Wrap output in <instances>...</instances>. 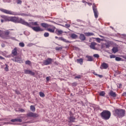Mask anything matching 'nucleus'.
Segmentation results:
<instances>
[{"label": "nucleus", "instance_id": "obj_1", "mask_svg": "<svg viewBox=\"0 0 126 126\" xmlns=\"http://www.w3.org/2000/svg\"><path fill=\"white\" fill-rule=\"evenodd\" d=\"M30 26H28L29 27H31L33 31L35 32H42L44 31V30L39 27V24L38 22H32L29 23Z\"/></svg>", "mask_w": 126, "mask_h": 126}, {"label": "nucleus", "instance_id": "obj_2", "mask_svg": "<svg viewBox=\"0 0 126 126\" xmlns=\"http://www.w3.org/2000/svg\"><path fill=\"white\" fill-rule=\"evenodd\" d=\"M40 25L43 28H46V31L50 32V33H55V31L56 30V27L53 25H49L46 23H42Z\"/></svg>", "mask_w": 126, "mask_h": 126}, {"label": "nucleus", "instance_id": "obj_3", "mask_svg": "<svg viewBox=\"0 0 126 126\" xmlns=\"http://www.w3.org/2000/svg\"><path fill=\"white\" fill-rule=\"evenodd\" d=\"M112 114L109 110H103L101 113H100V115L102 120L104 121H108L110 120Z\"/></svg>", "mask_w": 126, "mask_h": 126}, {"label": "nucleus", "instance_id": "obj_4", "mask_svg": "<svg viewBox=\"0 0 126 126\" xmlns=\"http://www.w3.org/2000/svg\"><path fill=\"white\" fill-rule=\"evenodd\" d=\"M11 34V32L8 30L1 31L0 30V37L3 39H10L11 37L9 35Z\"/></svg>", "mask_w": 126, "mask_h": 126}, {"label": "nucleus", "instance_id": "obj_5", "mask_svg": "<svg viewBox=\"0 0 126 126\" xmlns=\"http://www.w3.org/2000/svg\"><path fill=\"white\" fill-rule=\"evenodd\" d=\"M126 111L124 109H116L115 110V115L119 118H123L125 117Z\"/></svg>", "mask_w": 126, "mask_h": 126}, {"label": "nucleus", "instance_id": "obj_6", "mask_svg": "<svg viewBox=\"0 0 126 126\" xmlns=\"http://www.w3.org/2000/svg\"><path fill=\"white\" fill-rule=\"evenodd\" d=\"M0 11L1 12H3V13H5L6 14H10V15H17V13L15 12H13L12 11L6 10L5 9H0Z\"/></svg>", "mask_w": 126, "mask_h": 126}, {"label": "nucleus", "instance_id": "obj_7", "mask_svg": "<svg viewBox=\"0 0 126 126\" xmlns=\"http://www.w3.org/2000/svg\"><path fill=\"white\" fill-rule=\"evenodd\" d=\"M17 23H21V24H23L24 25H26V26H30V24L28 22H26L22 18H18Z\"/></svg>", "mask_w": 126, "mask_h": 126}, {"label": "nucleus", "instance_id": "obj_8", "mask_svg": "<svg viewBox=\"0 0 126 126\" xmlns=\"http://www.w3.org/2000/svg\"><path fill=\"white\" fill-rule=\"evenodd\" d=\"M1 18H2L0 20L1 23H3V22H8L9 20V17L7 16H5L4 15H2L0 16Z\"/></svg>", "mask_w": 126, "mask_h": 126}, {"label": "nucleus", "instance_id": "obj_9", "mask_svg": "<svg viewBox=\"0 0 126 126\" xmlns=\"http://www.w3.org/2000/svg\"><path fill=\"white\" fill-rule=\"evenodd\" d=\"M53 63V59L52 58H48L47 60H44L43 62V63L44 65H49V64H52Z\"/></svg>", "mask_w": 126, "mask_h": 126}, {"label": "nucleus", "instance_id": "obj_10", "mask_svg": "<svg viewBox=\"0 0 126 126\" xmlns=\"http://www.w3.org/2000/svg\"><path fill=\"white\" fill-rule=\"evenodd\" d=\"M93 10L94 11L95 18H98V15L99 14V13L98 12V10H97V7H96V6H93Z\"/></svg>", "mask_w": 126, "mask_h": 126}, {"label": "nucleus", "instance_id": "obj_11", "mask_svg": "<svg viewBox=\"0 0 126 126\" xmlns=\"http://www.w3.org/2000/svg\"><path fill=\"white\" fill-rule=\"evenodd\" d=\"M18 20V17H9V22H14V23H17Z\"/></svg>", "mask_w": 126, "mask_h": 126}, {"label": "nucleus", "instance_id": "obj_12", "mask_svg": "<svg viewBox=\"0 0 126 126\" xmlns=\"http://www.w3.org/2000/svg\"><path fill=\"white\" fill-rule=\"evenodd\" d=\"M27 117H30L32 118H38L39 117V115L37 113H34L32 112H29L27 114Z\"/></svg>", "mask_w": 126, "mask_h": 126}, {"label": "nucleus", "instance_id": "obj_13", "mask_svg": "<svg viewBox=\"0 0 126 126\" xmlns=\"http://www.w3.org/2000/svg\"><path fill=\"white\" fill-rule=\"evenodd\" d=\"M109 67V64L107 63H103L101 64L100 69H107Z\"/></svg>", "mask_w": 126, "mask_h": 126}, {"label": "nucleus", "instance_id": "obj_14", "mask_svg": "<svg viewBox=\"0 0 126 126\" xmlns=\"http://www.w3.org/2000/svg\"><path fill=\"white\" fill-rule=\"evenodd\" d=\"M25 74H31V75H35V73L30 70H24Z\"/></svg>", "mask_w": 126, "mask_h": 126}, {"label": "nucleus", "instance_id": "obj_15", "mask_svg": "<svg viewBox=\"0 0 126 126\" xmlns=\"http://www.w3.org/2000/svg\"><path fill=\"white\" fill-rule=\"evenodd\" d=\"M97 45V43L96 42H92L91 43V45L90 46V47L91 49H92L93 50H96L97 48H96V47H95Z\"/></svg>", "mask_w": 126, "mask_h": 126}, {"label": "nucleus", "instance_id": "obj_16", "mask_svg": "<svg viewBox=\"0 0 126 126\" xmlns=\"http://www.w3.org/2000/svg\"><path fill=\"white\" fill-rule=\"evenodd\" d=\"M10 122H11V123H15V122H17L18 123H22V119L20 118H16L14 119H11L10 120Z\"/></svg>", "mask_w": 126, "mask_h": 126}, {"label": "nucleus", "instance_id": "obj_17", "mask_svg": "<svg viewBox=\"0 0 126 126\" xmlns=\"http://www.w3.org/2000/svg\"><path fill=\"white\" fill-rule=\"evenodd\" d=\"M56 39H58L60 41H63V42H65V43H69V41L63 37H58V36H55Z\"/></svg>", "mask_w": 126, "mask_h": 126}, {"label": "nucleus", "instance_id": "obj_18", "mask_svg": "<svg viewBox=\"0 0 126 126\" xmlns=\"http://www.w3.org/2000/svg\"><path fill=\"white\" fill-rule=\"evenodd\" d=\"M69 120L70 121V123H74V121L75 120V117L73 116V114H70Z\"/></svg>", "mask_w": 126, "mask_h": 126}, {"label": "nucleus", "instance_id": "obj_19", "mask_svg": "<svg viewBox=\"0 0 126 126\" xmlns=\"http://www.w3.org/2000/svg\"><path fill=\"white\" fill-rule=\"evenodd\" d=\"M79 39H81V41H85L86 39V37H85V35H84L82 33L80 34Z\"/></svg>", "mask_w": 126, "mask_h": 126}, {"label": "nucleus", "instance_id": "obj_20", "mask_svg": "<svg viewBox=\"0 0 126 126\" xmlns=\"http://www.w3.org/2000/svg\"><path fill=\"white\" fill-rule=\"evenodd\" d=\"M12 55L13 56H17V48L15 47L14 49L12 51Z\"/></svg>", "mask_w": 126, "mask_h": 126}, {"label": "nucleus", "instance_id": "obj_21", "mask_svg": "<svg viewBox=\"0 0 126 126\" xmlns=\"http://www.w3.org/2000/svg\"><path fill=\"white\" fill-rule=\"evenodd\" d=\"M109 96H111V97H117V94L113 91H111L109 93Z\"/></svg>", "mask_w": 126, "mask_h": 126}, {"label": "nucleus", "instance_id": "obj_22", "mask_svg": "<svg viewBox=\"0 0 126 126\" xmlns=\"http://www.w3.org/2000/svg\"><path fill=\"white\" fill-rule=\"evenodd\" d=\"M14 61L16 63H20V62H21V58L19 57H17L15 58Z\"/></svg>", "mask_w": 126, "mask_h": 126}, {"label": "nucleus", "instance_id": "obj_23", "mask_svg": "<svg viewBox=\"0 0 126 126\" xmlns=\"http://www.w3.org/2000/svg\"><path fill=\"white\" fill-rule=\"evenodd\" d=\"M77 63H80V64L81 65L83 64V59H82V58L77 59Z\"/></svg>", "mask_w": 126, "mask_h": 126}, {"label": "nucleus", "instance_id": "obj_24", "mask_svg": "<svg viewBox=\"0 0 126 126\" xmlns=\"http://www.w3.org/2000/svg\"><path fill=\"white\" fill-rule=\"evenodd\" d=\"M78 37V36L75 33H72L70 35V37L72 38V39H77Z\"/></svg>", "mask_w": 126, "mask_h": 126}, {"label": "nucleus", "instance_id": "obj_25", "mask_svg": "<svg viewBox=\"0 0 126 126\" xmlns=\"http://www.w3.org/2000/svg\"><path fill=\"white\" fill-rule=\"evenodd\" d=\"M86 58L88 59V62H93V58L92 56H86Z\"/></svg>", "mask_w": 126, "mask_h": 126}, {"label": "nucleus", "instance_id": "obj_26", "mask_svg": "<svg viewBox=\"0 0 126 126\" xmlns=\"http://www.w3.org/2000/svg\"><path fill=\"white\" fill-rule=\"evenodd\" d=\"M56 33L57 35H62V34H63V31H62V30H57L56 31Z\"/></svg>", "mask_w": 126, "mask_h": 126}, {"label": "nucleus", "instance_id": "obj_27", "mask_svg": "<svg viewBox=\"0 0 126 126\" xmlns=\"http://www.w3.org/2000/svg\"><path fill=\"white\" fill-rule=\"evenodd\" d=\"M85 34L87 37H89V36H94L93 32H86Z\"/></svg>", "mask_w": 126, "mask_h": 126}, {"label": "nucleus", "instance_id": "obj_28", "mask_svg": "<svg viewBox=\"0 0 126 126\" xmlns=\"http://www.w3.org/2000/svg\"><path fill=\"white\" fill-rule=\"evenodd\" d=\"M30 109L32 111V112H35V111H36V108L33 105H31L30 106Z\"/></svg>", "mask_w": 126, "mask_h": 126}, {"label": "nucleus", "instance_id": "obj_29", "mask_svg": "<svg viewBox=\"0 0 126 126\" xmlns=\"http://www.w3.org/2000/svg\"><path fill=\"white\" fill-rule=\"evenodd\" d=\"M112 51L113 52V53H117L118 51V48L117 47H114L113 49H112Z\"/></svg>", "mask_w": 126, "mask_h": 126}, {"label": "nucleus", "instance_id": "obj_30", "mask_svg": "<svg viewBox=\"0 0 126 126\" xmlns=\"http://www.w3.org/2000/svg\"><path fill=\"white\" fill-rule=\"evenodd\" d=\"M105 92L102 91L99 93V96H102V97H104L105 96Z\"/></svg>", "mask_w": 126, "mask_h": 126}, {"label": "nucleus", "instance_id": "obj_31", "mask_svg": "<svg viewBox=\"0 0 126 126\" xmlns=\"http://www.w3.org/2000/svg\"><path fill=\"white\" fill-rule=\"evenodd\" d=\"M5 67L4 68V70L5 71H8V67H9V66H8V65H7V64H5Z\"/></svg>", "mask_w": 126, "mask_h": 126}, {"label": "nucleus", "instance_id": "obj_32", "mask_svg": "<svg viewBox=\"0 0 126 126\" xmlns=\"http://www.w3.org/2000/svg\"><path fill=\"white\" fill-rule=\"evenodd\" d=\"M115 61H116V62H120V61H122V58L118 57H115Z\"/></svg>", "mask_w": 126, "mask_h": 126}, {"label": "nucleus", "instance_id": "obj_33", "mask_svg": "<svg viewBox=\"0 0 126 126\" xmlns=\"http://www.w3.org/2000/svg\"><path fill=\"white\" fill-rule=\"evenodd\" d=\"M39 96L40 97H45V94L42 92H39Z\"/></svg>", "mask_w": 126, "mask_h": 126}, {"label": "nucleus", "instance_id": "obj_34", "mask_svg": "<svg viewBox=\"0 0 126 126\" xmlns=\"http://www.w3.org/2000/svg\"><path fill=\"white\" fill-rule=\"evenodd\" d=\"M19 46H20V47H25V44H24V43L23 42H20L19 43Z\"/></svg>", "mask_w": 126, "mask_h": 126}, {"label": "nucleus", "instance_id": "obj_35", "mask_svg": "<svg viewBox=\"0 0 126 126\" xmlns=\"http://www.w3.org/2000/svg\"><path fill=\"white\" fill-rule=\"evenodd\" d=\"M56 51H62L63 50V47H56Z\"/></svg>", "mask_w": 126, "mask_h": 126}, {"label": "nucleus", "instance_id": "obj_36", "mask_svg": "<svg viewBox=\"0 0 126 126\" xmlns=\"http://www.w3.org/2000/svg\"><path fill=\"white\" fill-rule=\"evenodd\" d=\"M25 64L30 65V64H31V61H30L29 60H27L25 62Z\"/></svg>", "mask_w": 126, "mask_h": 126}, {"label": "nucleus", "instance_id": "obj_37", "mask_svg": "<svg viewBox=\"0 0 126 126\" xmlns=\"http://www.w3.org/2000/svg\"><path fill=\"white\" fill-rule=\"evenodd\" d=\"M44 37H49V36H50V34L49 33V32H45L44 33Z\"/></svg>", "mask_w": 126, "mask_h": 126}, {"label": "nucleus", "instance_id": "obj_38", "mask_svg": "<svg viewBox=\"0 0 126 126\" xmlns=\"http://www.w3.org/2000/svg\"><path fill=\"white\" fill-rule=\"evenodd\" d=\"M95 40H96V41L98 43H101V39L100 38H95Z\"/></svg>", "mask_w": 126, "mask_h": 126}, {"label": "nucleus", "instance_id": "obj_39", "mask_svg": "<svg viewBox=\"0 0 126 126\" xmlns=\"http://www.w3.org/2000/svg\"><path fill=\"white\" fill-rule=\"evenodd\" d=\"M17 0V3H18V4H20L21 3H22V1H21V0Z\"/></svg>", "mask_w": 126, "mask_h": 126}, {"label": "nucleus", "instance_id": "obj_40", "mask_svg": "<svg viewBox=\"0 0 126 126\" xmlns=\"http://www.w3.org/2000/svg\"><path fill=\"white\" fill-rule=\"evenodd\" d=\"M94 58H96V59H98L100 56L98 55V54H94Z\"/></svg>", "mask_w": 126, "mask_h": 126}, {"label": "nucleus", "instance_id": "obj_41", "mask_svg": "<svg viewBox=\"0 0 126 126\" xmlns=\"http://www.w3.org/2000/svg\"><path fill=\"white\" fill-rule=\"evenodd\" d=\"M76 78L79 79V78H81V76L80 75H78V76L75 77V79H76Z\"/></svg>", "mask_w": 126, "mask_h": 126}, {"label": "nucleus", "instance_id": "obj_42", "mask_svg": "<svg viewBox=\"0 0 126 126\" xmlns=\"http://www.w3.org/2000/svg\"><path fill=\"white\" fill-rule=\"evenodd\" d=\"M110 59H115V58H116V56L112 55L110 56Z\"/></svg>", "mask_w": 126, "mask_h": 126}, {"label": "nucleus", "instance_id": "obj_43", "mask_svg": "<svg viewBox=\"0 0 126 126\" xmlns=\"http://www.w3.org/2000/svg\"><path fill=\"white\" fill-rule=\"evenodd\" d=\"M50 79H51V76L47 77L46 78V81H49Z\"/></svg>", "mask_w": 126, "mask_h": 126}, {"label": "nucleus", "instance_id": "obj_44", "mask_svg": "<svg viewBox=\"0 0 126 126\" xmlns=\"http://www.w3.org/2000/svg\"><path fill=\"white\" fill-rule=\"evenodd\" d=\"M77 85V83H76V82H74L72 84V86H76Z\"/></svg>", "mask_w": 126, "mask_h": 126}, {"label": "nucleus", "instance_id": "obj_45", "mask_svg": "<svg viewBox=\"0 0 126 126\" xmlns=\"http://www.w3.org/2000/svg\"><path fill=\"white\" fill-rule=\"evenodd\" d=\"M19 110L20 111V112H25V110H24V109L22 108H20Z\"/></svg>", "mask_w": 126, "mask_h": 126}, {"label": "nucleus", "instance_id": "obj_46", "mask_svg": "<svg viewBox=\"0 0 126 126\" xmlns=\"http://www.w3.org/2000/svg\"><path fill=\"white\" fill-rule=\"evenodd\" d=\"M97 76H98V77H99L100 78H102V77H103V75H97Z\"/></svg>", "mask_w": 126, "mask_h": 126}, {"label": "nucleus", "instance_id": "obj_47", "mask_svg": "<svg viewBox=\"0 0 126 126\" xmlns=\"http://www.w3.org/2000/svg\"><path fill=\"white\" fill-rule=\"evenodd\" d=\"M0 60H4V58H3L1 56H0Z\"/></svg>", "mask_w": 126, "mask_h": 126}, {"label": "nucleus", "instance_id": "obj_48", "mask_svg": "<svg viewBox=\"0 0 126 126\" xmlns=\"http://www.w3.org/2000/svg\"><path fill=\"white\" fill-rule=\"evenodd\" d=\"M77 21H78V22H81L82 21L80 19H77Z\"/></svg>", "mask_w": 126, "mask_h": 126}, {"label": "nucleus", "instance_id": "obj_49", "mask_svg": "<svg viewBox=\"0 0 126 126\" xmlns=\"http://www.w3.org/2000/svg\"><path fill=\"white\" fill-rule=\"evenodd\" d=\"M94 75H96L97 76H98V74H97V73H94Z\"/></svg>", "mask_w": 126, "mask_h": 126}, {"label": "nucleus", "instance_id": "obj_50", "mask_svg": "<svg viewBox=\"0 0 126 126\" xmlns=\"http://www.w3.org/2000/svg\"><path fill=\"white\" fill-rule=\"evenodd\" d=\"M8 124H9L10 125H12V123H9Z\"/></svg>", "mask_w": 126, "mask_h": 126}, {"label": "nucleus", "instance_id": "obj_51", "mask_svg": "<svg viewBox=\"0 0 126 126\" xmlns=\"http://www.w3.org/2000/svg\"><path fill=\"white\" fill-rule=\"evenodd\" d=\"M120 86H122V84H120Z\"/></svg>", "mask_w": 126, "mask_h": 126}, {"label": "nucleus", "instance_id": "obj_52", "mask_svg": "<svg viewBox=\"0 0 126 126\" xmlns=\"http://www.w3.org/2000/svg\"><path fill=\"white\" fill-rule=\"evenodd\" d=\"M100 37H101V38H103V36H100Z\"/></svg>", "mask_w": 126, "mask_h": 126}]
</instances>
